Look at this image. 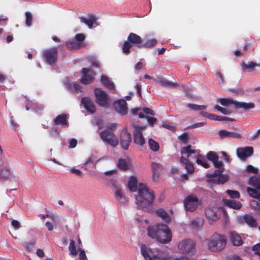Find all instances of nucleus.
Segmentation results:
<instances>
[{
    "mask_svg": "<svg viewBox=\"0 0 260 260\" xmlns=\"http://www.w3.org/2000/svg\"><path fill=\"white\" fill-rule=\"evenodd\" d=\"M57 50L56 48H51L43 52V56L45 57L46 61L51 64L54 63L57 58Z\"/></svg>",
    "mask_w": 260,
    "mask_h": 260,
    "instance_id": "nucleus-14",
    "label": "nucleus"
},
{
    "mask_svg": "<svg viewBox=\"0 0 260 260\" xmlns=\"http://www.w3.org/2000/svg\"><path fill=\"white\" fill-rule=\"evenodd\" d=\"M230 240L234 246H240L242 244L241 237L235 232L230 233Z\"/></svg>",
    "mask_w": 260,
    "mask_h": 260,
    "instance_id": "nucleus-24",
    "label": "nucleus"
},
{
    "mask_svg": "<svg viewBox=\"0 0 260 260\" xmlns=\"http://www.w3.org/2000/svg\"><path fill=\"white\" fill-rule=\"evenodd\" d=\"M82 102L84 105L85 108L91 113H94L95 110V106L90 99L88 98H83Z\"/></svg>",
    "mask_w": 260,
    "mask_h": 260,
    "instance_id": "nucleus-21",
    "label": "nucleus"
},
{
    "mask_svg": "<svg viewBox=\"0 0 260 260\" xmlns=\"http://www.w3.org/2000/svg\"><path fill=\"white\" fill-rule=\"evenodd\" d=\"M241 66L244 71L251 72L254 71L256 67L259 66L253 61H249L247 62H244L242 63Z\"/></svg>",
    "mask_w": 260,
    "mask_h": 260,
    "instance_id": "nucleus-25",
    "label": "nucleus"
},
{
    "mask_svg": "<svg viewBox=\"0 0 260 260\" xmlns=\"http://www.w3.org/2000/svg\"><path fill=\"white\" fill-rule=\"evenodd\" d=\"M207 217L212 220H216L219 218L220 210L216 207H209L206 210Z\"/></svg>",
    "mask_w": 260,
    "mask_h": 260,
    "instance_id": "nucleus-16",
    "label": "nucleus"
},
{
    "mask_svg": "<svg viewBox=\"0 0 260 260\" xmlns=\"http://www.w3.org/2000/svg\"><path fill=\"white\" fill-rule=\"evenodd\" d=\"M223 201L226 205L234 209H239L242 206V205L240 202H237L235 200L225 199Z\"/></svg>",
    "mask_w": 260,
    "mask_h": 260,
    "instance_id": "nucleus-29",
    "label": "nucleus"
},
{
    "mask_svg": "<svg viewBox=\"0 0 260 260\" xmlns=\"http://www.w3.org/2000/svg\"><path fill=\"white\" fill-rule=\"evenodd\" d=\"M155 197L153 190L144 184L139 183L138 194L135 197V203L139 208L146 212H151Z\"/></svg>",
    "mask_w": 260,
    "mask_h": 260,
    "instance_id": "nucleus-1",
    "label": "nucleus"
},
{
    "mask_svg": "<svg viewBox=\"0 0 260 260\" xmlns=\"http://www.w3.org/2000/svg\"><path fill=\"white\" fill-rule=\"evenodd\" d=\"M1 175L4 178H8L10 176V171L9 169L6 167L2 170Z\"/></svg>",
    "mask_w": 260,
    "mask_h": 260,
    "instance_id": "nucleus-51",
    "label": "nucleus"
},
{
    "mask_svg": "<svg viewBox=\"0 0 260 260\" xmlns=\"http://www.w3.org/2000/svg\"><path fill=\"white\" fill-rule=\"evenodd\" d=\"M214 108H215V109L217 110L218 111L221 112V113H222L224 115L230 114L231 113H232V112H233L232 110H231L229 109L223 108L218 105L215 106Z\"/></svg>",
    "mask_w": 260,
    "mask_h": 260,
    "instance_id": "nucleus-45",
    "label": "nucleus"
},
{
    "mask_svg": "<svg viewBox=\"0 0 260 260\" xmlns=\"http://www.w3.org/2000/svg\"><path fill=\"white\" fill-rule=\"evenodd\" d=\"M180 162L184 166L186 170L190 174L194 172V168L192 163L189 162L184 156L180 158Z\"/></svg>",
    "mask_w": 260,
    "mask_h": 260,
    "instance_id": "nucleus-22",
    "label": "nucleus"
},
{
    "mask_svg": "<svg viewBox=\"0 0 260 260\" xmlns=\"http://www.w3.org/2000/svg\"><path fill=\"white\" fill-rule=\"evenodd\" d=\"M66 45L67 47L70 50L77 49L83 46V44L77 43L74 40L68 41L67 42Z\"/></svg>",
    "mask_w": 260,
    "mask_h": 260,
    "instance_id": "nucleus-35",
    "label": "nucleus"
},
{
    "mask_svg": "<svg viewBox=\"0 0 260 260\" xmlns=\"http://www.w3.org/2000/svg\"><path fill=\"white\" fill-rule=\"evenodd\" d=\"M196 162L205 168H208L209 165L207 163L206 160L203 155L199 154L197 156Z\"/></svg>",
    "mask_w": 260,
    "mask_h": 260,
    "instance_id": "nucleus-37",
    "label": "nucleus"
},
{
    "mask_svg": "<svg viewBox=\"0 0 260 260\" xmlns=\"http://www.w3.org/2000/svg\"><path fill=\"white\" fill-rule=\"evenodd\" d=\"M158 216L160 217L162 220L169 222L171 221V218L168 214L162 209H159L156 211Z\"/></svg>",
    "mask_w": 260,
    "mask_h": 260,
    "instance_id": "nucleus-31",
    "label": "nucleus"
},
{
    "mask_svg": "<svg viewBox=\"0 0 260 260\" xmlns=\"http://www.w3.org/2000/svg\"><path fill=\"white\" fill-rule=\"evenodd\" d=\"M151 167L152 172L153 180L157 181L159 179L160 172L163 169L162 166L159 164L152 162Z\"/></svg>",
    "mask_w": 260,
    "mask_h": 260,
    "instance_id": "nucleus-19",
    "label": "nucleus"
},
{
    "mask_svg": "<svg viewBox=\"0 0 260 260\" xmlns=\"http://www.w3.org/2000/svg\"><path fill=\"white\" fill-rule=\"evenodd\" d=\"M236 151L238 157L241 160H245L252 154L253 149L252 147H241L238 148Z\"/></svg>",
    "mask_w": 260,
    "mask_h": 260,
    "instance_id": "nucleus-12",
    "label": "nucleus"
},
{
    "mask_svg": "<svg viewBox=\"0 0 260 260\" xmlns=\"http://www.w3.org/2000/svg\"><path fill=\"white\" fill-rule=\"evenodd\" d=\"M78 249L79 252L78 260H88L85 251L80 248Z\"/></svg>",
    "mask_w": 260,
    "mask_h": 260,
    "instance_id": "nucleus-46",
    "label": "nucleus"
},
{
    "mask_svg": "<svg viewBox=\"0 0 260 260\" xmlns=\"http://www.w3.org/2000/svg\"><path fill=\"white\" fill-rule=\"evenodd\" d=\"M249 184L260 189V177L252 176L249 179Z\"/></svg>",
    "mask_w": 260,
    "mask_h": 260,
    "instance_id": "nucleus-32",
    "label": "nucleus"
},
{
    "mask_svg": "<svg viewBox=\"0 0 260 260\" xmlns=\"http://www.w3.org/2000/svg\"><path fill=\"white\" fill-rule=\"evenodd\" d=\"M71 172L74 173L79 176H80L82 174V172L80 170L77 169L76 168L71 169Z\"/></svg>",
    "mask_w": 260,
    "mask_h": 260,
    "instance_id": "nucleus-64",
    "label": "nucleus"
},
{
    "mask_svg": "<svg viewBox=\"0 0 260 260\" xmlns=\"http://www.w3.org/2000/svg\"><path fill=\"white\" fill-rule=\"evenodd\" d=\"M145 118L147 119V121L150 125H152L156 121V119L155 118L151 117L149 116H146Z\"/></svg>",
    "mask_w": 260,
    "mask_h": 260,
    "instance_id": "nucleus-59",
    "label": "nucleus"
},
{
    "mask_svg": "<svg viewBox=\"0 0 260 260\" xmlns=\"http://www.w3.org/2000/svg\"><path fill=\"white\" fill-rule=\"evenodd\" d=\"M101 140L105 143L110 145L113 147H115L118 144V140L114 135L112 131L105 129L99 133Z\"/></svg>",
    "mask_w": 260,
    "mask_h": 260,
    "instance_id": "nucleus-6",
    "label": "nucleus"
},
{
    "mask_svg": "<svg viewBox=\"0 0 260 260\" xmlns=\"http://www.w3.org/2000/svg\"><path fill=\"white\" fill-rule=\"evenodd\" d=\"M140 250L142 255L145 260H153V259H157L158 260L171 259V257L169 255L168 252L159 251L156 254L151 248L147 247L145 244L141 245Z\"/></svg>",
    "mask_w": 260,
    "mask_h": 260,
    "instance_id": "nucleus-4",
    "label": "nucleus"
},
{
    "mask_svg": "<svg viewBox=\"0 0 260 260\" xmlns=\"http://www.w3.org/2000/svg\"><path fill=\"white\" fill-rule=\"evenodd\" d=\"M246 170L248 172L253 173L255 174H257L258 173V169L257 168H254L251 165H248L247 166Z\"/></svg>",
    "mask_w": 260,
    "mask_h": 260,
    "instance_id": "nucleus-55",
    "label": "nucleus"
},
{
    "mask_svg": "<svg viewBox=\"0 0 260 260\" xmlns=\"http://www.w3.org/2000/svg\"><path fill=\"white\" fill-rule=\"evenodd\" d=\"M148 235L153 239L156 238L161 243H168L172 240V233L169 227L165 224H157L147 228Z\"/></svg>",
    "mask_w": 260,
    "mask_h": 260,
    "instance_id": "nucleus-2",
    "label": "nucleus"
},
{
    "mask_svg": "<svg viewBox=\"0 0 260 260\" xmlns=\"http://www.w3.org/2000/svg\"><path fill=\"white\" fill-rule=\"evenodd\" d=\"M219 136L221 138H234L240 139L242 138L241 135L236 132H229L226 130H221L218 132Z\"/></svg>",
    "mask_w": 260,
    "mask_h": 260,
    "instance_id": "nucleus-20",
    "label": "nucleus"
},
{
    "mask_svg": "<svg viewBox=\"0 0 260 260\" xmlns=\"http://www.w3.org/2000/svg\"><path fill=\"white\" fill-rule=\"evenodd\" d=\"M255 104L252 102L246 103L237 101L236 109H243L244 110H249L254 108Z\"/></svg>",
    "mask_w": 260,
    "mask_h": 260,
    "instance_id": "nucleus-23",
    "label": "nucleus"
},
{
    "mask_svg": "<svg viewBox=\"0 0 260 260\" xmlns=\"http://www.w3.org/2000/svg\"><path fill=\"white\" fill-rule=\"evenodd\" d=\"M219 102L220 104L223 106H228L229 105H232L234 106L235 108H236L237 101L234 100L232 98L229 99H220Z\"/></svg>",
    "mask_w": 260,
    "mask_h": 260,
    "instance_id": "nucleus-33",
    "label": "nucleus"
},
{
    "mask_svg": "<svg viewBox=\"0 0 260 260\" xmlns=\"http://www.w3.org/2000/svg\"><path fill=\"white\" fill-rule=\"evenodd\" d=\"M226 239L224 236L215 233L205 241L208 248L217 252L222 250L225 246Z\"/></svg>",
    "mask_w": 260,
    "mask_h": 260,
    "instance_id": "nucleus-3",
    "label": "nucleus"
},
{
    "mask_svg": "<svg viewBox=\"0 0 260 260\" xmlns=\"http://www.w3.org/2000/svg\"><path fill=\"white\" fill-rule=\"evenodd\" d=\"M26 16V24L28 26H30L31 24V21L32 19V14L28 12L25 13Z\"/></svg>",
    "mask_w": 260,
    "mask_h": 260,
    "instance_id": "nucleus-48",
    "label": "nucleus"
},
{
    "mask_svg": "<svg viewBox=\"0 0 260 260\" xmlns=\"http://www.w3.org/2000/svg\"><path fill=\"white\" fill-rule=\"evenodd\" d=\"M54 124L67 125V116L65 114H62L57 116L54 120Z\"/></svg>",
    "mask_w": 260,
    "mask_h": 260,
    "instance_id": "nucleus-34",
    "label": "nucleus"
},
{
    "mask_svg": "<svg viewBox=\"0 0 260 260\" xmlns=\"http://www.w3.org/2000/svg\"><path fill=\"white\" fill-rule=\"evenodd\" d=\"M131 162V160L129 158L127 159H120L118 161V166L121 170H126L128 165Z\"/></svg>",
    "mask_w": 260,
    "mask_h": 260,
    "instance_id": "nucleus-38",
    "label": "nucleus"
},
{
    "mask_svg": "<svg viewBox=\"0 0 260 260\" xmlns=\"http://www.w3.org/2000/svg\"><path fill=\"white\" fill-rule=\"evenodd\" d=\"M145 126H135L133 131L134 141L138 146H143L145 142L142 134V131L145 128Z\"/></svg>",
    "mask_w": 260,
    "mask_h": 260,
    "instance_id": "nucleus-11",
    "label": "nucleus"
},
{
    "mask_svg": "<svg viewBox=\"0 0 260 260\" xmlns=\"http://www.w3.org/2000/svg\"><path fill=\"white\" fill-rule=\"evenodd\" d=\"M206 157L209 160L213 163L215 168H220L222 167L223 163L218 160L219 157L215 152L210 151L207 154Z\"/></svg>",
    "mask_w": 260,
    "mask_h": 260,
    "instance_id": "nucleus-18",
    "label": "nucleus"
},
{
    "mask_svg": "<svg viewBox=\"0 0 260 260\" xmlns=\"http://www.w3.org/2000/svg\"><path fill=\"white\" fill-rule=\"evenodd\" d=\"M69 88L73 90H78L79 89V85L77 83H73L70 85Z\"/></svg>",
    "mask_w": 260,
    "mask_h": 260,
    "instance_id": "nucleus-62",
    "label": "nucleus"
},
{
    "mask_svg": "<svg viewBox=\"0 0 260 260\" xmlns=\"http://www.w3.org/2000/svg\"><path fill=\"white\" fill-rule=\"evenodd\" d=\"M128 187L131 191L134 192L138 189L137 186V179L135 177H131L128 182Z\"/></svg>",
    "mask_w": 260,
    "mask_h": 260,
    "instance_id": "nucleus-30",
    "label": "nucleus"
},
{
    "mask_svg": "<svg viewBox=\"0 0 260 260\" xmlns=\"http://www.w3.org/2000/svg\"><path fill=\"white\" fill-rule=\"evenodd\" d=\"M243 219L246 222V223L250 226L254 227L256 225L255 220L250 215H245L243 217Z\"/></svg>",
    "mask_w": 260,
    "mask_h": 260,
    "instance_id": "nucleus-39",
    "label": "nucleus"
},
{
    "mask_svg": "<svg viewBox=\"0 0 260 260\" xmlns=\"http://www.w3.org/2000/svg\"><path fill=\"white\" fill-rule=\"evenodd\" d=\"M252 249L253 251H255V254H257L259 257V260H260V252L258 251L259 250H260V243L256 244L254 245L253 246Z\"/></svg>",
    "mask_w": 260,
    "mask_h": 260,
    "instance_id": "nucleus-56",
    "label": "nucleus"
},
{
    "mask_svg": "<svg viewBox=\"0 0 260 260\" xmlns=\"http://www.w3.org/2000/svg\"><path fill=\"white\" fill-rule=\"evenodd\" d=\"M196 151L193 149L190 145H187L186 146L182 147L180 153L183 156L184 154L186 155V157H185L187 159L192 154H194Z\"/></svg>",
    "mask_w": 260,
    "mask_h": 260,
    "instance_id": "nucleus-26",
    "label": "nucleus"
},
{
    "mask_svg": "<svg viewBox=\"0 0 260 260\" xmlns=\"http://www.w3.org/2000/svg\"><path fill=\"white\" fill-rule=\"evenodd\" d=\"M157 43V40L155 39H152L148 41L143 46L146 47H151L155 45Z\"/></svg>",
    "mask_w": 260,
    "mask_h": 260,
    "instance_id": "nucleus-52",
    "label": "nucleus"
},
{
    "mask_svg": "<svg viewBox=\"0 0 260 260\" xmlns=\"http://www.w3.org/2000/svg\"><path fill=\"white\" fill-rule=\"evenodd\" d=\"M248 194L253 198L257 199L259 200L260 192L257 191L255 189L248 187L247 188Z\"/></svg>",
    "mask_w": 260,
    "mask_h": 260,
    "instance_id": "nucleus-43",
    "label": "nucleus"
},
{
    "mask_svg": "<svg viewBox=\"0 0 260 260\" xmlns=\"http://www.w3.org/2000/svg\"><path fill=\"white\" fill-rule=\"evenodd\" d=\"M187 106L190 109L194 111H202L207 108L205 105H198L193 104H188Z\"/></svg>",
    "mask_w": 260,
    "mask_h": 260,
    "instance_id": "nucleus-40",
    "label": "nucleus"
},
{
    "mask_svg": "<svg viewBox=\"0 0 260 260\" xmlns=\"http://www.w3.org/2000/svg\"><path fill=\"white\" fill-rule=\"evenodd\" d=\"M76 41L82 42L85 39V36L83 34H78L75 36Z\"/></svg>",
    "mask_w": 260,
    "mask_h": 260,
    "instance_id": "nucleus-58",
    "label": "nucleus"
},
{
    "mask_svg": "<svg viewBox=\"0 0 260 260\" xmlns=\"http://www.w3.org/2000/svg\"><path fill=\"white\" fill-rule=\"evenodd\" d=\"M131 142V134L126 131H123L120 135V144L124 149H127Z\"/></svg>",
    "mask_w": 260,
    "mask_h": 260,
    "instance_id": "nucleus-17",
    "label": "nucleus"
},
{
    "mask_svg": "<svg viewBox=\"0 0 260 260\" xmlns=\"http://www.w3.org/2000/svg\"><path fill=\"white\" fill-rule=\"evenodd\" d=\"M23 245L27 251H31L34 246V243L32 242L26 243Z\"/></svg>",
    "mask_w": 260,
    "mask_h": 260,
    "instance_id": "nucleus-54",
    "label": "nucleus"
},
{
    "mask_svg": "<svg viewBox=\"0 0 260 260\" xmlns=\"http://www.w3.org/2000/svg\"><path fill=\"white\" fill-rule=\"evenodd\" d=\"M159 83L165 87H175L176 86V84L172 81H169L166 79H161L159 80Z\"/></svg>",
    "mask_w": 260,
    "mask_h": 260,
    "instance_id": "nucleus-44",
    "label": "nucleus"
},
{
    "mask_svg": "<svg viewBox=\"0 0 260 260\" xmlns=\"http://www.w3.org/2000/svg\"><path fill=\"white\" fill-rule=\"evenodd\" d=\"M148 144L151 150L153 151H157L159 149L158 143L152 139L148 140Z\"/></svg>",
    "mask_w": 260,
    "mask_h": 260,
    "instance_id": "nucleus-41",
    "label": "nucleus"
},
{
    "mask_svg": "<svg viewBox=\"0 0 260 260\" xmlns=\"http://www.w3.org/2000/svg\"><path fill=\"white\" fill-rule=\"evenodd\" d=\"M223 171V168L222 167L218 168V170H216L212 174H208L207 176L211 178V180L216 184H223L226 182L229 178L228 174H221Z\"/></svg>",
    "mask_w": 260,
    "mask_h": 260,
    "instance_id": "nucleus-9",
    "label": "nucleus"
},
{
    "mask_svg": "<svg viewBox=\"0 0 260 260\" xmlns=\"http://www.w3.org/2000/svg\"><path fill=\"white\" fill-rule=\"evenodd\" d=\"M45 225L48 231H52L54 227L56 225V220H52V222L47 221L46 222Z\"/></svg>",
    "mask_w": 260,
    "mask_h": 260,
    "instance_id": "nucleus-50",
    "label": "nucleus"
},
{
    "mask_svg": "<svg viewBox=\"0 0 260 260\" xmlns=\"http://www.w3.org/2000/svg\"><path fill=\"white\" fill-rule=\"evenodd\" d=\"M226 192L232 198H239L240 197V193L238 191L227 190Z\"/></svg>",
    "mask_w": 260,
    "mask_h": 260,
    "instance_id": "nucleus-47",
    "label": "nucleus"
},
{
    "mask_svg": "<svg viewBox=\"0 0 260 260\" xmlns=\"http://www.w3.org/2000/svg\"><path fill=\"white\" fill-rule=\"evenodd\" d=\"M177 249L181 253L185 255H192L196 252V245L191 240H183L178 243Z\"/></svg>",
    "mask_w": 260,
    "mask_h": 260,
    "instance_id": "nucleus-5",
    "label": "nucleus"
},
{
    "mask_svg": "<svg viewBox=\"0 0 260 260\" xmlns=\"http://www.w3.org/2000/svg\"><path fill=\"white\" fill-rule=\"evenodd\" d=\"M178 139L182 141L184 144L188 143V136L187 133H183L182 135L178 136Z\"/></svg>",
    "mask_w": 260,
    "mask_h": 260,
    "instance_id": "nucleus-49",
    "label": "nucleus"
},
{
    "mask_svg": "<svg viewBox=\"0 0 260 260\" xmlns=\"http://www.w3.org/2000/svg\"><path fill=\"white\" fill-rule=\"evenodd\" d=\"M95 102L100 106L108 107L109 105V98L108 94L101 88L94 89Z\"/></svg>",
    "mask_w": 260,
    "mask_h": 260,
    "instance_id": "nucleus-8",
    "label": "nucleus"
},
{
    "mask_svg": "<svg viewBox=\"0 0 260 260\" xmlns=\"http://www.w3.org/2000/svg\"><path fill=\"white\" fill-rule=\"evenodd\" d=\"M144 113H145L147 114H149L150 115L154 116L155 115V113L153 111L151 110L150 109L148 108H144L143 109Z\"/></svg>",
    "mask_w": 260,
    "mask_h": 260,
    "instance_id": "nucleus-60",
    "label": "nucleus"
},
{
    "mask_svg": "<svg viewBox=\"0 0 260 260\" xmlns=\"http://www.w3.org/2000/svg\"><path fill=\"white\" fill-rule=\"evenodd\" d=\"M204 125H205L204 122H199V123H196L193 125H192L189 126L188 128H197V127L203 126Z\"/></svg>",
    "mask_w": 260,
    "mask_h": 260,
    "instance_id": "nucleus-63",
    "label": "nucleus"
},
{
    "mask_svg": "<svg viewBox=\"0 0 260 260\" xmlns=\"http://www.w3.org/2000/svg\"><path fill=\"white\" fill-rule=\"evenodd\" d=\"M69 249L70 255H75L77 254V251L76 248L75 242L72 239L70 240Z\"/></svg>",
    "mask_w": 260,
    "mask_h": 260,
    "instance_id": "nucleus-42",
    "label": "nucleus"
},
{
    "mask_svg": "<svg viewBox=\"0 0 260 260\" xmlns=\"http://www.w3.org/2000/svg\"><path fill=\"white\" fill-rule=\"evenodd\" d=\"M95 124L98 126L99 129H102L104 127V124L102 120H95Z\"/></svg>",
    "mask_w": 260,
    "mask_h": 260,
    "instance_id": "nucleus-57",
    "label": "nucleus"
},
{
    "mask_svg": "<svg viewBox=\"0 0 260 260\" xmlns=\"http://www.w3.org/2000/svg\"><path fill=\"white\" fill-rule=\"evenodd\" d=\"M115 110L120 114L124 115L127 113V103L124 100H119L114 103Z\"/></svg>",
    "mask_w": 260,
    "mask_h": 260,
    "instance_id": "nucleus-13",
    "label": "nucleus"
},
{
    "mask_svg": "<svg viewBox=\"0 0 260 260\" xmlns=\"http://www.w3.org/2000/svg\"><path fill=\"white\" fill-rule=\"evenodd\" d=\"M83 76L81 78V81L84 84H89L93 81L94 74L92 71L86 68L82 69Z\"/></svg>",
    "mask_w": 260,
    "mask_h": 260,
    "instance_id": "nucleus-15",
    "label": "nucleus"
},
{
    "mask_svg": "<svg viewBox=\"0 0 260 260\" xmlns=\"http://www.w3.org/2000/svg\"><path fill=\"white\" fill-rule=\"evenodd\" d=\"M115 196L117 199L121 200L123 198V194L120 188L118 187L115 188Z\"/></svg>",
    "mask_w": 260,
    "mask_h": 260,
    "instance_id": "nucleus-53",
    "label": "nucleus"
},
{
    "mask_svg": "<svg viewBox=\"0 0 260 260\" xmlns=\"http://www.w3.org/2000/svg\"><path fill=\"white\" fill-rule=\"evenodd\" d=\"M12 225L16 230H18L20 228V223L16 220H13L11 222Z\"/></svg>",
    "mask_w": 260,
    "mask_h": 260,
    "instance_id": "nucleus-61",
    "label": "nucleus"
},
{
    "mask_svg": "<svg viewBox=\"0 0 260 260\" xmlns=\"http://www.w3.org/2000/svg\"><path fill=\"white\" fill-rule=\"evenodd\" d=\"M97 18L95 16H89L87 18H81V22L86 24L89 28H91L94 23L95 22Z\"/></svg>",
    "mask_w": 260,
    "mask_h": 260,
    "instance_id": "nucleus-27",
    "label": "nucleus"
},
{
    "mask_svg": "<svg viewBox=\"0 0 260 260\" xmlns=\"http://www.w3.org/2000/svg\"><path fill=\"white\" fill-rule=\"evenodd\" d=\"M101 81L106 87L110 89H114L115 85L112 81H111L107 76L102 75Z\"/></svg>",
    "mask_w": 260,
    "mask_h": 260,
    "instance_id": "nucleus-28",
    "label": "nucleus"
},
{
    "mask_svg": "<svg viewBox=\"0 0 260 260\" xmlns=\"http://www.w3.org/2000/svg\"><path fill=\"white\" fill-rule=\"evenodd\" d=\"M200 202L197 197L193 195L188 196L184 201V205L187 211L192 212L200 205Z\"/></svg>",
    "mask_w": 260,
    "mask_h": 260,
    "instance_id": "nucleus-10",
    "label": "nucleus"
},
{
    "mask_svg": "<svg viewBox=\"0 0 260 260\" xmlns=\"http://www.w3.org/2000/svg\"><path fill=\"white\" fill-rule=\"evenodd\" d=\"M204 224V219L201 217H198L193 220L190 223V226L193 229L201 228Z\"/></svg>",
    "mask_w": 260,
    "mask_h": 260,
    "instance_id": "nucleus-36",
    "label": "nucleus"
},
{
    "mask_svg": "<svg viewBox=\"0 0 260 260\" xmlns=\"http://www.w3.org/2000/svg\"><path fill=\"white\" fill-rule=\"evenodd\" d=\"M127 40L128 41L124 42L122 47V51L124 53H128L129 49L133 45L139 46L142 42V39L139 36L132 32L129 35Z\"/></svg>",
    "mask_w": 260,
    "mask_h": 260,
    "instance_id": "nucleus-7",
    "label": "nucleus"
}]
</instances>
